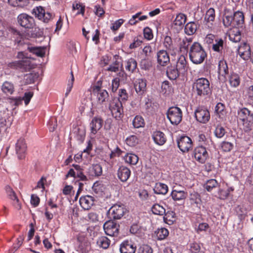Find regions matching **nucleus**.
<instances>
[{"label":"nucleus","mask_w":253,"mask_h":253,"mask_svg":"<svg viewBox=\"0 0 253 253\" xmlns=\"http://www.w3.org/2000/svg\"><path fill=\"white\" fill-rule=\"evenodd\" d=\"M11 32L13 35V38L14 39L15 42L17 43L18 45L23 46L24 48H26L30 52L38 57L44 56L45 47L33 46L29 43H25L23 39V35L15 29L12 28Z\"/></svg>","instance_id":"nucleus-1"},{"label":"nucleus","mask_w":253,"mask_h":253,"mask_svg":"<svg viewBox=\"0 0 253 253\" xmlns=\"http://www.w3.org/2000/svg\"><path fill=\"white\" fill-rule=\"evenodd\" d=\"M189 54L191 61L195 64H201L207 56L203 47L197 42H194L190 47Z\"/></svg>","instance_id":"nucleus-2"},{"label":"nucleus","mask_w":253,"mask_h":253,"mask_svg":"<svg viewBox=\"0 0 253 253\" xmlns=\"http://www.w3.org/2000/svg\"><path fill=\"white\" fill-rule=\"evenodd\" d=\"M210 86V82L207 79L201 78L195 81L193 88L198 96L203 97L208 95L211 93Z\"/></svg>","instance_id":"nucleus-3"},{"label":"nucleus","mask_w":253,"mask_h":253,"mask_svg":"<svg viewBox=\"0 0 253 253\" xmlns=\"http://www.w3.org/2000/svg\"><path fill=\"white\" fill-rule=\"evenodd\" d=\"M167 116L172 125L177 126L182 121V112L178 107H171L167 111Z\"/></svg>","instance_id":"nucleus-4"},{"label":"nucleus","mask_w":253,"mask_h":253,"mask_svg":"<svg viewBox=\"0 0 253 253\" xmlns=\"http://www.w3.org/2000/svg\"><path fill=\"white\" fill-rule=\"evenodd\" d=\"M109 109L112 116L116 119H120L123 116V104L119 98H114L110 103Z\"/></svg>","instance_id":"nucleus-5"},{"label":"nucleus","mask_w":253,"mask_h":253,"mask_svg":"<svg viewBox=\"0 0 253 253\" xmlns=\"http://www.w3.org/2000/svg\"><path fill=\"white\" fill-rule=\"evenodd\" d=\"M195 117L200 123L206 124L210 119V113L204 107H199L195 111Z\"/></svg>","instance_id":"nucleus-6"},{"label":"nucleus","mask_w":253,"mask_h":253,"mask_svg":"<svg viewBox=\"0 0 253 253\" xmlns=\"http://www.w3.org/2000/svg\"><path fill=\"white\" fill-rule=\"evenodd\" d=\"M127 211L126 209L123 204H115L109 211L111 218L114 219H120Z\"/></svg>","instance_id":"nucleus-7"},{"label":"nucleus","mask_w":253,"mask_h":253,"mask_svg":"<svg viewBox=\"0 0 253 253\" xmlns=\"http://www.w3.org/2000/svg\"><path fill=\"white\" fill-rule=\"evenodd\" d=\"M33 13L39 20H42L44 23H48L54 17L52 13L45 12L44 9L42 6L36 7L34 8Z\"/></svg>","instance_id":"nucleus-8"},{"label":"nucleus","mask_w":253,"mask_h":253,"mask_svg":"<svg viewBox=\"0 0 253 253\" xmlns=\"http://www.w3.org/2000/svg\"><path fill=\"white\" fill-rule=\"evenodd\" d=\"M119 224L113 220L106 221L103 225L106 234L110 236H117L119 234Z\"/></svg>","instance_id":"nucleus-9"},{"label":"nucleus","mask_w":253,"mask_h":253,"mask_svg":"<svg viewBox=\"0 0 253 253\" xmlns=\"http://www.w3.org/2000/svg\"><path fill=\"white\" fill-rule=\"evenodd\" d=\"M11 66L17 69H20L22 72L29 71L35 68V65L32 64L28 58H25L20 61L12 63Z\"/></svg>","instance_id":"nucleus-10"},{"label":"nucleus","mask_w":253,"mask_h":253,"mask_svg":"<svg viewBox=\"0 0 253 253\" xmlns=\"http://www.w3.org/2000/svg\"><path fill=\"white\" fill-rule=\"evenodd\" d=\"M92 93L96 96L97 102L100 104L108 101L109 99L108 92L105 89H102L99 85H94L93 87Z\"/></svg>","instance_id":"nucleus-11"},{"label":"nucleus","mask_w":253,"mask_h":253,"mask_svg":"<svg viewBox=\"0 0 253 253\" xmlns=\"http://www.w3.org/2000/svg\"><path fill=\"white\" fill-rule=\"evenodd\" d=\"M177 145L182 152H187L193 147L191 139L187 136H182L177 140Z\"/></svg>","instance_id":"nucleus-12"},{"label":"nucleus","mask_w":253,"mask_h":253,"mask_svg":"<svg viewBox=\"0 0 253 253\" xmlns=\"http://www.w3.org/2000/svg\"><path fill=\"white\" fill-rule=\"evenodd\" d=\"M17 20L19 25L25 28H32L35 25L34 18L25 13L20 14L17 17Z\"/></svg>","instance_id":"nucleus-13"},{"label":"nucleus","mask_w":253,"mask_h":253,"mask_svg":"<svg viewBox=\"0 0 253 253\" xmlns=\"http://www.w3.org/2000/svg\"><path fill=\"white\" fill-rule=\"evenodd\" d=\"M194 157L199 162L204 164L209 157L208 153L205 146L201 145L197 147L194 150Z\"/></svg>","instance_id":"nucleus-14"},{"label":"nucleus","mask_w":253,"mask_h":253,"mask_svg":"<svg viewBox=\"0 0 253 253\" xmlns=\"http://www.w3.org/2000/svg\"><path fill=\"white\" fill-rule=\"evenodd\" d=\"M239 54L244 60H248L251 57V48L249 43L247 42L242 43L239 47Z\"/></svg>","instance_id":"nucleus-15"},{"label":"nucleus","mask_w":253,"mask_h":253,"mask_svg":"<svg viewBox=\"0 0 253 253\" xmlns=\"http://www.w3.org/2000/svg\"><path fill=\"white\" fill-rule=\"evenodd\" d=\"M15 150L19 159H22L25 157L27 145L24 139L20 138L17 140L15 146Z\"/></svg>","instance_id":"nucleus-16"},{"label":"nucleus","mask_w":253,"mask_h":253,"mask_svg":"<svg viewBox=\"0 0 253 253\" xmlns=\"http://www.w3.org/2000/svg\"><path fill=\"white\" fill-rule=\"evenodd\" d=\"M103 124V120L100 116H98L93 118L90 123L91 133L95 134L101 129Z\"/></svg>","instance_id":"nucleus-17"},{"label":"nucleus","mask_w":253,"mask_h":253,"mask_svg":"<svg viewBox=\"0 0 253 253\" xmlns=\"http://www.w3.org/2000/svg\"><path fill=\"white\" fill-rule=\"evenodd\" d=\"M136 247L131 241H124L120 247L121 253H135Z\"/></svg>","instance_id":"nucleus-18"},{"label":"nucleus","mask_w":253,"mask_h":253,"mask_svg":"<svg viewBox=\"0 0 253 253\" xmlns=\"http://www.w3.org/2000/svg\"><path fill=\"white\" fill-rule=\"evenodd\" d=\"M175 68L181 75H184L187 72L188 67L185 57L184 55H181L179 57L176 64L175 65Z\"/></svg>","instance_id":"nucleus-19"},{"label":"nucleus","mask_w":253,"mask_h":253,"mask_svg":"<svg viewBox=\"0 0 253 253\" xmlns=\"http://www.w3.org/2000/svg\"><path fill=\"white\" fill-rule=\"evenodd\" d=\"M233 27L237 28H242L245 23V17L244 13L240 11L234 13L233 16Z\"/></svg>","instance_id":"nucleus-20"},{"label":"nucleus","mask_w":253,"mask_h":253,"mask_svg":"<svg viewBox=\"0 0 253 253\" xmlns=\"http://www.w3.org/2000/svg\"><path fill=\"white\" fill-rule=\"evenodd\" d=\"M158 63L162 66H166L170 61L169 55L168 52L164 50H161L157 53Z\"/></svg>","instance_id":"nucleus-21"},{"label":"nucleus","mask_w":253,"mask_h":253,"mask_svg":"<svg viewBox=\"0 0 253 253\" xmlns=\"http://www.w3.org/2000/svg\"><path fill=\"white\" fill-rule=\"evenodd\" d=\"M131 171L126 167L121 166L119 168L117 175L119 179L122 182H126L130 177Z\"/></svg>","instance_id":"nucleus-22"},{"label":"nucleus","mask_w":253,"mask_h":253,"mask_svg":"<svg viewBox=\"0 0 253 253\" xmlns=\"http://www.w3.org/2000/svg\"><path fill=\"white\" fill-rule=\"evenodd\" d=\"M134 86L137 93L139 95H142L146 91V80L138 79L134 83Z\"/></svg>","instance_id":"nucleus-23"},{"label":"nucleus","mask_w":253,"mask_h":253,"mask_svg":"<svg viewBox=\"0 0 253 253\" xmlns=\"http://www.w3.org/2000/svg\"><path fill=\"white\" fill-rule=\"evenodd\" d=\"M5 190L9 198L13 201V204L15 208L20 209L21 208V205L15 192L8 185L5 187Z\"/></svg>","instance_id":"nucleus-24"},{"label":"nucleus","mask_w":253,"mask_h":253,"mask_svg":"<svg viewBox=\"0 0 253 253\" xmlns=\"http://www.w3.org/2000/svg\"><path fill=\"white\" fill-rule=\"evenodd\" d=\"M171 196L174 201H180L186 198L187 193L184 190H179L174 187L171 193Z\"/></svg>","instance_id":"nucleus-25"},{"label":"nucleus","mask_w":253,"mask_h":253,"mask_svg":"<svg viewBox=\"0 0 253 253\" xmlns=\"http://www.w3.org/2000/svg\"><path fill=\"white\" fill-rule=\"evenodd\" d=\"M93 198L90 196L81 197L80 199L81 206L85 210H88L93 205Z\"/></svg>","instance_id":"nucleus-26"},{"label":"nucleus","mask_w":253,"mask_h":253,"mask_svg":"<svg viewBox=\"0 0 253 253\" xmlns=\"http://www.w3.org/2000/svg\"><path fill=\"white\" fill-rule=\"evenodd\" d=\"M166 73L168 77L171 80H176L181 74L175 68V65L169 66L167 67Z\"/></svg>","instance_id":"nucleus-27"},{"label":"nucleus","mask_w":253,"mask_h":253,"mask_svg":"<svg viewBox=\"0 0 253 253\" xmlns=\"http://www.w3.org/2000/svg\"><path fill=\"white\" fill-rule=\"evenodd\" d=\"M153 138L154 142L159 145H163L167 140L165 134L160 131L154 132Z\"/></svg>","instance_id":"nucleus-28"},{"label":"nucleus","mask_w":253,"mask_h":253,"mask_svg":"<svg viewBox=\"0 0 253 253\" xmlns=\"http://www.w3.org/2000/svg\"><path fill=\"white\" fill-rule=\"evenodd\" d=\"M119 58L121 59L119 55H114V59L115 60V61L113 62V64L110 65V66L107 68V70L108 71L117 72L119 71L120 67H121V69H123V64L119 61Z\"/></svg>","instance_id":"nucleus-29"},{"label":"nucleus","mask_w":253,"mask_h":253,"mask_svg":"<svg viewBox=\"0 0 253 253\" xmlns=\"http://www.w3.org/2000/svg\"><path fill=\"white\" fill-rule=\"evenodd\" d=\"M199 27L197 23L195 22H190L185 26L184 31L188 35H193L197 31Z\"/></svg>","instance_id":"nucleus-30"},{"label":"nucleus","mask_w":253,"mask_h":253,"mask_svg":"<svg viewBox=\"0 0 253 253\" xmlns=\"http://www.w3.org/2000/svg\"><path fill=\"white\" fill-rule=\"evenodd\" d=\"M238 115L240 119L243 122H245L246 120L253 119V114L246 108H243L239 110Z\"/></svg>","instance_id":"nucleus-31"},{"label":"nucleus","mask_w":253,"mask_h":253,"mask_svg":"<svg viewBox=\"0 0 253 253\" xmlns=\"http://www.w3.org/2000/svg\"><path fill=\"white\" fill-rule=\"evenodd\" d=\"M189 200L191 205H195L197 207H200L201 205V196L196 192L193 191L190 193Z\"/></svg>","instance_id":"nucleus-32"},{"label":"nucleus","mask_w":253,"mask_h":253,"mask_svg":"<svg viewBox=\"0 0 253 253\" xmlns=\"http://www.w3.org/2000/svg\"><path fill=\"white\" fill-rule=\"evenodd\" d=\"M218 72L219 75L224 77L228 74V67L227 62L225 60L223 59L219 61L218 66Z\"/></svg>","instance_id":"nucleus-33"},{"label":"nucleus","mask_w":253,"mask_h":253,"mask_svg":"<svg viewBox=\"0 0 253 253\" xmlns=\"http://www.w3.org/2000/svg\"><path fill=\"white\" fill-rule=\"evenodd\" d=\"M155 193L157 194L165 195L168 193V186L162 183H157L154 188Z\"/></svg>","instance_id":"nucleus-34"},{"label":"nucleus","mask_w":253,"mask_h":253,"mask_svg":"<svg viewBox=\"0 0 253 253\" xmlns=\"http://www.w3.org/2000/svg\"><path fill=\"white\" fill-rule=\"evenodd\" d=\"M89 173L92 176L98 177L102 174V168L100 164H93L89 168Z\"/></svg>","instance_id":"nucleus-35"},{"label":"nucleus","mask_w":253,"mask_h":253,"mask_svg":"<svg viewBox=\"0 0 253 253\" xmlns=\"http://www.w3.org/2000/svg\"><path fill=\"white\" fill-rule=\"evenodd\" d=\"M229 81L231 86L236 87L239 85L241 79L239 74L232 72L229 77Z\"/></svg>","instance_id":"nucleus-36"},{"label":"nucleus","mask_w":253,"mask_h":253,"mask_svg":"<svg viewBox=\"0 0 253 253\" xmlns=\"http://www.w3.org/2000/svg\"><path fill=\"white\" fill-rule=\"evenodd\" d=\"M110 240L105 236H101L97 239L96 243L97 245L103 249H107L109 248L110 245Z\"/></svg>","instance_id":"nucleus-37"},{"label":"nucleus","mask_w":253,"mask_h":253,"mask_svg":"<svg viewBox=\"0 0 253 253\" xmlns=\"http://www.w3.org/2000/svg\"><path fill=\"white\" fill-rule=\"evenodd\" d=\"M1 90L4 93L11 94L14 90V85L11 83L5 81L1 86Z\"/></svg>","instance_id":"nucleus-38"},{"label":"nucleus","mask_w":253,"mask_h":253,"mask_svg":"<svg viewBox=\"0 0 253 253\" xmlns=\"http://www.w3.org/2000/svg\"><path fill=\"white\" fill-rule=\"evenodd\" d=\"M125 162L130 165H136L138 161V157L134 154H126L124 157Z\"/></svg>","instance_id":"nucleus-39"},{"label":"nucleus","mask_w":253,"mask_h":253,"mask_svg":"<svg viewBox=\"0 0 253 253\" xmlns=\"http://www.w3.org/2000/svg\"><path fill=\"white\" fill-rule=\"evenodd\" d=\"M137 66L136 61L131 58L126 61V69L129 72L132 73L136 69Z\"/></svg>","instance_id":"nucleus-40"},{"label":"nucleus","mask_w":253,"mask_h":253,"mask_svg":"<svg viewBox=\"0 0 253 253\" xmlns=\"http://www.w3.org/2000/svg\"><path fill=\"white\" fill-rule=\"evenodd\" d=\"M73 167L75 169L77 177L82 181H86L87 180L86 176L83 173V169L80 166L78 165H73Z\"/></svg>","instance_id":"nucleus-41"},{"label":"nucleus","mask_w":253,"mask_h":253,"mask_svg":"<svg viewBox=\"0 0 253 253\" xmlns=\"http://www.w3.org/2000/svg\"><path fill=\"white\" fill-rule=\"evenodd\" d=\"M158 240H162L166 238L169 234L168 230L165 228L158 229L155 232Z\"/></svg>","instance_id":"nucleus-42"},{"label":"nucleus","mask_w":253,"mask_h":253,"mask_svg":"<svg viewBox=\"0 0 253 253\" xmlns=\"http://www.w3.org/2000/svg\"><path fill=\"white\" fill-rule=\"evenodd\" d=\"M215 43H213L212 49L216 52H220L223 48V40L221 38H216Z\"/></svg>","instance_id":"nucleus-43"},{"label":"nucleus","mask_w":253,"mask_h":253,"mask_svg":"<svg viewBox=\"0 0 253 253\" xmlns=\"http://www.w3.org/2000/svg\"><path fill=\"white\" fill-rule=\"evenodd\" d=\"M218 183L217 181L214 179H211L208 180L204 185V187L208 192H211V190L217 187Z\"/></svg>","instance_id":"nucleus-44"},{"label":"nucleus","mask_w":253,"mask_h":253,"mask_svg":"<svg viewBox=\"0 0 253 253\" xmlns=\"http://www.w3.org/2000/svg\"><path fill=\"white\" fill-rule=\"evenodd\" d=\"M132 125L135 128L143 127L145 126V122L141 116L137 115L133 120Z\"/></svg>","instance_id":"nucleus-45"},{"label":"nucleus","mask_w":253,"mask_h":253,"mask_svg":"<svg viewBox=\"0 0 253 253\" xmlns=\"http://www.w3.org/2000/svg\"><path fill=\"white\" fill-rule=\"evenodd\" d=\"M152 212L156 215H163L165 213L166 210L159 204H156L153 206L151 208Z\"/></svg>","instance_id":"nucleus-46"},{"label":"nucleus","mask_w":253,"mask_h":253,"mask_svg":"<svg viewBox=\"0 0 253 253\" xmlns=\"http://www.w3.org/2000/svg\"><path fill=\"white\" fill-rule=\"evenodd\" d=\"M186 20V16L183 13H179L177 15L175 20L173 21L174 25L181 26L184 24Z\"/></svg>","instance_id":"nucleus-47"},{"label":"nucleus","mask_w":253,"mask_h":253,"mask_svg":"<svg viewBox=\"0 0 253 253\" xmlns=\"http://www.w3.org/2000/svg\"><path fill=\"white\" fill-rule=\"evenodd\" d=\"M9 3L13 6L23 7L28 3V0H8Z\"/></svg>","instance_id":"nucleus-48"},{"label":"nucleus","mask_w":253,"mask_h":253,"mask_svg":"<svg viewBox=\"0 0 253 253\" xmlns=\"http://www.w3.org/2000/svg\"><path fill=\"white\" fill-rule=\"evenodd\" d=\"M223 23L225 27H233V19L232 15H225L223 18Z\"/></svg>","instance_id":"nucleus-49"},{"label":"nucleus","mask_w":253,"mask_h":253,"mask_svg":"<svg viewBox=\"0 0 253 253\" xmlns=\"http://www.w3.org/2000/svg\"><path fill=\"white\" fill-rule=\"evenodd\" d=\"M215 18V10L210 8L206 12L205 19L207 22H213Z\"/></svg>","instance_id":"nucleus-50"},{"label":"nucleus","mask_w":253,"mask_h":253,"mask_svg":"<svg viewBox=\"0 0 253 253\" xmlns=\"http://www.w3.org/2000/svg\"><path fill=\"white\" fill-rule=\"evenodd\" d=\"M73 10L74 11L77 10L76 14H81L84 15V6L81 3H74L73 4Z\"/></svg>","instance_id":"nucleus-51"},{"label":"nucleus","mask_w":253,"mask_h":253,"mask_svg":"<svg viewBox=\"0 0 253 253\" xmlns=\"http://www.w3.org/2000/svg\"><path fill=\"white\" fill-rule=\"evenodd\" d=\"M192 38H187L183 39L182 42L180 44V48L182 50L183 49L186 51H188V47L190 44L192 42Z\"/></svg>","instance_id":"nucleus-52"},{"label":"nucleus","mask_w":253,"mask_h":253,"mask_svg":"<svg viewBox=\"0 0 253 253\" xmlns=\"http://www.w3.org/2000/svg\"><path fill=\"white\" fill-rule=\"evenodd\" d=\"M229 39L230 41L237 42L240 41L241 39V32L239 30H237L235 34L229 35Z\"/></svg>","instance_id":"nucleus-53"},{"label":"nucleus","mask_w":253,"mask_h":253,"mask_svg":"<svg viewBox=\"0 0 253 253\" xmlns=\"http://www.w3.org/2000/svg\"><path fill=\"white\" fill-rule=\"evenodd\" d=\"M233 143L227 141H223L221 144V148L224 152H230L233 149Z\"/></svg>","instance_id":"nucleus-54"},{"label":"nucleus","mask_w":253,"mask_h":253,"mask_svg":"<svg viewBox=\"0 0 253 253\" xmlns=\"http://www.w3.org/2000/svg\"><path fill=\"white\" fill-rule=\"evenodd\" d=\"M165 216H164V220L165 222L169 224L167 222L169 221L171 223H173V219L174 218V212L173 211H168L167 212H165Z\"/></svg>","instance_id":"nucleus-55"},{"label":"nucleus","mask_w":253,"mask_h":253,"mask_svg":"<svg viewBox=\"0 0 253 253\" xmlns=\"http://www.w3.org/2000/svg\"><path fill=\"white\" fill-rule=\"evenodd\" d=\"M226 131L224 128L220 126H218L215 128L214 134L218 138L222 137L225 134Z\"/></svg>","instance_id":"nucleus-56"},{"label":"nucleus","mask_w":253,"mask_h":253,"mask_svg":"<svg viewBox=\"0 0 253 253\" xmlns=\"http://www.w3.org/2000/svg\"><path fill=\"white\" fill-rule=\"evenodd\" d=\"M253 119H249L243 122L244 129L245 131L249 132L252 129L253 127V123L252 122V120Z\"/></svg>","instance_id":"nucleus-57"},{"label":"nucleus","mask_w":253,"mask_h":253,"mask_svg":"<svg viewBox=\"0 0 253 253\" xmlns=\"http://www.w3.org/2000/svg\"><path fill=\"white\" fill-rule=\"evenodd\" d=\"M225 109V105L222 103L219 102L216 104L215 110L216 113L218 114L219 116H220L223 115L224 114Z\"/></svg>","instance_id":"nucleus-58"},{"label":"nucleus","mask_w":253,"mask_h":253,"mask_svg":"<svg viewBox=\"0 0 253 253\" xmlns=\"http://www.w3.org/2000/svg\"><path fill=\"white\" fill-rule=\"evenodd\" d=\"M164 45L167 49L171 50L172 48V41L170 37L168 36L165 37Z\"/></svg>","instance_id":"nucleus-59"},{"label":"nucleus","mask_w":253,"mask_h":253,"mask_svg":"<svg viewBox=\"0 0 253 253\" xmlns=\"http://www.w3.org/2000/svg\"><path fill=\"white\" fill-rule=\"evenodd\" d=\"M138 253H153V250L149 246L143 245L139 248Z\"/></svg>","instance_id":"nucleus-60"},{"label":"nucleus","mask_w":253,"mask_h":253,"mask_svg":"<svg viewBox=\"0 0 253 253\" xmlns=\"http://www.w3.org/2000/svg\"><path fill=\"white\" fill-rule=\"evenodd\" d=\"M190 250L192 253H198L201 250V247L198 243L194 242L190 244Z\"/></svg>","instance_id":"nucleus-61"},{"label":"nucleus","mask_w":253,"mask_h":253,"mask_svg":"<svg viewBox=\"0 0 253 253\" xmlns=\"http://www.w3.org/2000/svg\"><path fill=\"white\" fill-rule=\"evenodd\" d=\"M144 37L148 40H150L153 38L152 30L148 27H145L143 30Z\"/></svg>","instance_id":"nucleus-62"},{"label":"nucleus","mask_w":253,"mask_h":253,"mask_svg":"<svg viewBox=\"0 0 253 253\" xmlns=\"http://www.w3.org/2000/svg\"><path fill=\"white\" fill-rule=\"evenodd\" d=\"M126 143L130 146H135L138 143V139L135 135H131L126 139Z\"/></svg>","instance_id":"nucleus-63"},{"label":"nucleus","mask_w":253,"mask_h":253,"mask_svg":"<svg viewBox=\"0 0 253 253\" xmlns=\"http://www.w3.org/2000/svg\"><path fill=\"white\" fill-rule=\"evenodd\" d=\"M124 22V20L123 19H120L117 20L112 24V26L111 27V29L113 31L118 30L123 24Z\"/></svg>","instance_id":"nucleus-64"}]
</instances>
